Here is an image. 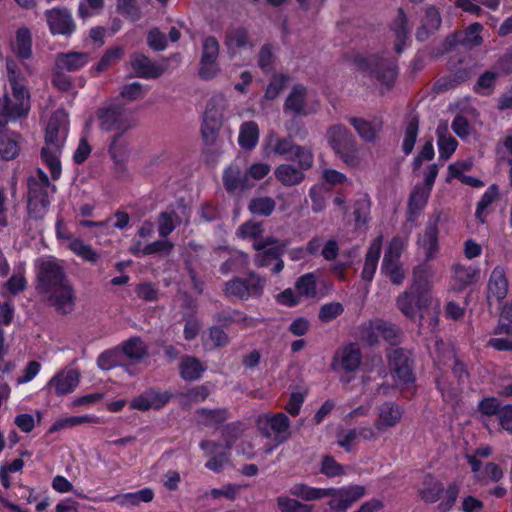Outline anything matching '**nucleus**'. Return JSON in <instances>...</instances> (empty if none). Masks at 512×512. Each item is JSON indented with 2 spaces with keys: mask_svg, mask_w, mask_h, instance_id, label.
Here are the masks:
<instances>
[{
  "mask_svg": "<svg viewBox=\"0 0 512 512\" xmlns=\"http://www.w3.org/2000/svg\"><path fill=\"white\" fill-rule=\"evenodd\" d=\"M54 386L57 396L72 393L79 384V373L75 370H69L66 373L56 374L49 382Z\"/></svg>",
  "mask_w": 512,
  "mask_h": 512,
  "instance_id": "7c9ffc66",
  "label": "nucleus"
},
{
  "mask_svg": "<svg viewBox=\"0 0 512 512\" xmlns=\"http://www.w3.org/2000/svg\"><path fill=\"white\" fill-rule=\"evenodd\" d=\"M121 352L129 359L141 360L147 355V346L139 336L124 341Z\"/></svg>",
  "mask_w": 512,
  "mask_h": 512,
  "instance_id": "49530a36",
  "label": "nucleus"
},
{
  "mask_svg": "<svg viewBox=\"0 0 512 512\" xmlns=\"http://www.w3.org/2000/svg\"><path fill=\"white\" fill-rule=\"evenodd\" d=\"M20 151V145L15 135L0 134V157L5 161L15 159Z\"/></svg>",
  "mask_w": 512,
  "mask_h": 512,
  "instance_id": "864d4df0",
  "label": "nucleus"
},
{
  "mask_svg": "<svg viewBox=\"0 0 512 512\" xmlns=\"http://www.w3.org/2000/svg\"><path fill=\"white\" fill-rule=\"evenodd\" d=\"M422 488L419 491L420 498L428 504L436 503L444 493V485L435 480L431 475H428L422 484Z\"/></svg>",
  "mask_w": 512,
  "mask_h": 512,
  "instance_id": "ea45409f",
  "label": "nucleus"
},
{
  "mask_svg": "<svg viewBox=\"0 0 512 512\" xmlns=\"http://www.w3.org/2000/svg\"><path fill=\"white\" fill-rule=\"evenodd\" d=\"M146 42L149 48L156 52L164 51L168 45L166 34L158 27H153L148 31Z\"/></svg>",
  "mask_w": 512,
  "mask_h": 512,
  "instance_id": "338daca9",
  "label": "nucleus"
},
{
  "mask_svg": "<svg viewBox=\"0 0 512 512\" xmlns=\"http://www.w3.org/2000/svg\"><path fill=\"white\" fill-rule=\"evenodd\" d=\"M288 160L297 161L299 168L305 171L312 167L314 157L312 151L309 148L296 145L291 157H288Z\"/></svg>",
  "mask_w": 512,
  "mask_h": 512,
  "instance_id": "13d9d810",
  "label": "nucleus"
},
{
  "mask_svg": "<svg viewBox=\"0 0 512 512\" xmlns=\"http://www.w3.org/2000/svg\"><path fill=\"white\" fill-rule=\"evenodd\" d=\"M266 279L255 272H250L247 277H233L225 283L223 292L227 297H235L239 300L258 298L262 295Z\"/></svg>",
  "mask_w": 512,
  "mask_h": 512,
  "instance_id": "0eeeda50",
  "label": "nucleus"
},
{
  "mask_svg": "<svg viewBox=\"0 0 512 512\" xmlns=\"http://www.w3.org/2000/svg\"><path fill=\"white\" fill-rule=\"evenodd\" d=\"M487 290L489 299L494 298L500 302L506 298L508 293V279L503 266L497 265L494 267L488 280Z\"/></svg>",
  "mask_w": 512,
  "mask_h": 512,
  "instance_id": "a878e982",
  "label": "nucleus"
},
{
  "mask_svg": "<svg viewBox=\"0 0 512 512\" xmlns=\"http://www.w3.org/2000/svg\"><path fill=\"white\" fill-rule=\"evenodd\" d=\"M497 78L498 74L496 72L485 71L479 76L474 86V91L481 95H489L495 87Z\"/></svg>",
  "mask_w": 512,
  "mask_h": 512,
  "instance_id": "0e129e2a",
  "label": "nucleus"
},
{
  "mask_svg": "<svg viewBox=\"0 0 512 512\" xmlns=\"http://www.w3.org/2000/svg\"><path fill=\"white\" fill-rule=\"evenodd\" d=\"M404 413V409L396 402H385L379 407L378 418L375 421V428L378 431H384L396 426Z\"/></svg>",
  "mask_w": 512,
  "mask_h": 512,
  "instance_id": "4be33fe9",
  "label": "nucleus"
},
{
  "mask_svg": "<svg viewBox=\"0 0 512 512\" xmlns=\"http://www.w3.org/2000/svg\"><path fill=\"white\" fill-rule=\"evenodd\" d=\"M295 289L300 297L314 298L317 295V278L314 273L301 275L295 282Z\"/></svg>",
  "mask_w": 512,
  "mask_h": 512,
  "instance_id": "8fccbe9b",
  "label": "nucleus"
},
{
  "mask_svg": "<svg viewBox=\"0 0 512 512\" xmlns=\"http://www.w3.org/2000/svg\"><path fill=\"white\" fill-rule=\"evenodd\" d=\"M172 397L173 394L170 391H162L157 387H150L139 396L133 398L130 406L139 411L159 410L169 403Z\"/></svg>",
  "mask_w": 512,
  "mask_h": 512,
  "instance_id": "f8f14e48",
  "label": "nucleus"
},
{
  "mask_svg": "<svg viewBox=\"0 0 512 512\" xmlns=\"http://www.w3.org/2000/svg\"><path fill=\"white\" fill-rule=\"evenodd\" d=\"M414 272L415 279L411 286L400 294L396 300L398 309L408 318L414 319L419 311L429 307L431 303V287L424 276H418Z\"/></svg>",
  "mask_w": 512,
  "mask_h": 512,
  "instance_id": "7ed1b4c3",
  "label": "nucleus"
},
{
  "mask_svg": "<svg viewBox=\"0 0 512 512\" xmlns=\"http://www.w3.org/2000/svg\"><path fill=\"white\" fill-rule=\"evenodd\" d=\"M125 50L122 46H113L107 49L100 60L91 68L92 72L100 74L112 65L116 64L124 56Z\"/></svg>",
  "mask_w": 512,
  "mask_h": 512,
  "instance_id": "c03bdc74",
  "label": "nucleus"
},
{
  "mask_svg": "<svg viewBox=\"0 0 512 512\" xmlns=\"http://www.w3.org/2000/svg\"><path fill=\"white\" fill-rule=\"evenodd\" d=\"M439 158L448 160L457 149V140L448 133L447 127L438 126L436 130Z\"/></svg>",
  "mask_w": 512,
  "mask_h": 512,
  "instance_id": "4c0bfd02",
  "label": "nucleus"
},
{
  "mask_svg": "<svg viewBox=\"0 0 512 512\" xmlns=\"http://www.w3.org/2000/svg\"><path fill=\"white\" fill-rule=\"evenodd\" d=\"M382 250V237L374 239L368 247L364 266L361 271V278L366 282H371L377 270L379 258Z\"/></svg>",
  "mask_w": 512,
  "mask_h": 512,
  "instance_id": "cd10ccee",
  "label": "nucleus"
},
{
  "mask_svg": "<svg viewBox=\"0 0 512 512\" xmlns=\"http://www.w3.org/2000/svg\"><path fill=\"white\" fill-rule=\"evenodd\" d=\"M100 418L94 414H85L78 416H68L59 418L49 428L48 433H56L66 428H74L82 424H99Z\"/></svg>",
  "mask_w": 512,
  "mask_h": 512,
  "instance_id": "72a5a7b5",
  "label": "nucleus"
},
{
  "mask_svg": "<svg viewBox=\"0 0 512 512\" xmlns=\"http://www.w3.org/2000/svg\"><path fill=\"white\" fill-rule=\"evenodd\" d=\"M389 253H385L381 264V271L394 285L403 283L405 275L399 261L391 260Z\"/></svg>",
  "mask_w": 512,
  "mask_h": 512,
  "instance_id": "de8ad7c7",
  "label": "nucleus"
},
{
  "mask_svg": "<svg viewBox=\"0 0 512 512\" xmlns=\"http://www.w3.org/2000/svg\"><path fill=\"white\" fill-rule=\"evenodd\" d=\"M276 208V201L269 196L253 197L248 203V211L253 216L269 217Z\"/></svg>",
  "mask_w": 512,
  "mask_h": 512,
  "instance_id": "79ce46f5",
  "label": "nucleus"
},
{
  "mask_svg": "<svg viewBox=\"0 0 512 512\" xmlns=\"http://www.w3.org/2000/svg\"><path fill=\"white\" fill-rule=\"evenodd\" d=\"M327 141L337 157L347 166L355 168L360 164L359 147L354 135L344 125L337 124L327 130Z\"/></svg>",
  "mask_w": 512,
  "mask_h": 512,
  "instance_id": "20e7f679",
  "label": "nucleus"
},
{
  "mask_svg": "<svg viewBox=\"0 0 512 512\" xmlns=\"http://www.w3.org/2000/svg\"><path fill=\"white\" fill-rule=\"evenodd\" d=\"M90 53L88 52H59L55 55L54 66L56 69L71 73L84 68L90 62Z\"/></svg>",
  "mask_w": 512,
  "mask_h": 512,
  "instance_id": "aec40b11",
  "label": "nucleus"
},
{
  "mask_svg": "<svg viewBox=\"0 0 512 512\" xmlns=\"http://www.w3.org/2000/svg\"><path fill=\"white\" fill-rule=\"evenodd\" d=\"M452 272L454 281L453 289L460 292L476 281L480 270L473 266H465L457 263L453 265Z\"/></svg>",
  "mask_w": 512,
  "mask_h": 512,
  "instance_id": "c756f323",
  "label": "nucleus"
},
{
  "mask_svg": "<svg viewBox=\"0 0 512 512\" xmlns=\"http://www.w3.org/2000/svg\"><path fill=\"white\" fill-rule=\"evenodd\" d=\"M344 312V306L340 302L323 304L318 312V318L323 323H329L338 318Z\"/></svg>",
  "mask_w": 512,
  "mask_h": 512,
  "instance_id": "e2e57ef3",
  "label": "nucleus"
},
{
  "mask_svg": "<svg viewBox=\"0 0 512 512\" xmlns=\"http://www.w3.org/2000/svg\"><path fill=\"white\" fill-rule=\"evenodd\" d=\"M243 432V424L240 421L226 424L221 430V436L225 443V448L231 450L236 440Z\"/></svg>",
  "mask_w": 512,
  "mask_h": 512,
  "instance_id": "052dcab7",
  "label": "nucleus"
},
{
  "mask_svg": "<svg viewBox=\"0 0 512 512\" xmlns=\"http://www.w3.org/2000/svg\"><path fill=\"white\" fill-rule=\"evenodd\" d=\"M49 31L52 35L72 36L77 29L71 11L67 7H53L44 12Z\"/></svg>",
  "mask_w": 512,
  "mask_h": 512,
  "instance_id": "9d476101",
  "label": "nucleus"
},
{
  "mask_svg": "<svg viewBox=\"0 0 512 512\" xmlns=\"http://www.w3.org/2000/svg\"><path fill=\"white\" fill-rule=\"evenodd\" d=\"M419 133V116L410 113L405 118V131L402 143V151L405 155L412 153Z\"/></svg>",
  "mask_w": 512,
  "mask_h": 512,
  "instance_id": "c9c22d12",
  "label": "nucleus"
},
{
  "mask_svg": "<svg viewBox=\"0 0 512 512\" xmlns=\"http://www.w3.org/2000/svg\"><path fill=\"white\" fill-rule=\"evenodd\" d=\"M320 472L328 478L343 476L345 474L343 465L329 454L322 456Z\"/></svg>",
  "mask_w": 512,
  "mask_h": 512,
  "instance_id": "4d7b16f0",
  "label": "nucleus"
},
{
  "mask_svg": "<svg viewBox=\"0 0 512 512\" xmlns=\"http://www.w3.org/2000/svg\"><path fill=\"white\" fill-rule=\"evenodd\" d=\"M247 263V256L243 253H236L231 255L226 261H224L219 272L226 276L230 273L240 272Z\"/></svg>",
  "mask_w": 512,
  "mask_h": 512,
  "instance_id": "680f3d73",
  "label": "nucleus"
},
{
  "mask_svg": "<svg viewBox=\"0 0 512 512\" xmlns=\"http://www.w3.org/2000/svg\"><path fill=\"white\" fill-rule=\"evenodd\" d=\"M389 29L394 33L396 38L394 50L397 54L400 55L403 53L406 47L410 34L408 27V17L402 7L398 8L397 16L389 24Z\"/></svg>",
  "mask_w": 512,
  "mask_h": 512,
  "instance_id": "393cba45",
  "label": "nucleus"
},
{
  "mask_svg": "<svg viewBox=\"0 0 512 512\" xmlns=\"http://www.w3.org/2000/svg\"><path fill=\"white\" fill-rule=\"evenodd\" d=\"M349 123L353 126L359 137L368 143L376 141L378 132L382 127L381 121L376 126L373 122L360 117H350Z\"/></svg>",
  "mask_w": 512,
  "mask_h": 512,
  "instance_id": "f704fd0d",
  "label": "nucleus"
},
{
  "mask_svg": "<svg viewBox=\"0 0 512 512\" xmlns=\"http://www.w3.org/2000/svg\"><path fill=\"white\" fill-rule=\"evenodd\" d=\"M199 447L210 456L205 463V467L214 473L222 472L225 464L230 460V450L224 447L223 450L219 451L222 445L207 439L202 440Z\"/></svg>",
  "mask_w": 512,
  "mask_h": 512,
  "instance_id": "a211bd4d",
  "label": "nucleus"
},
{
  "mask_svg": "<svg viewBox=\"0 0 512 512\" xmlns=\"http://www.w3.org/2000/svg\"><path fill=\"white\" fill-rule=\"evenodd\" d=\"M35 289L57 313L67 315L74 310L75 289L61 261L44 260L39 264Z\"/></svg>",
  "mask_w": 512,
  "mask_h": 512,
  "instance_id": "f257e3e1",
  "label": "nucleus"
},
{
  "mask_svg": "<svg viewBox=\"0 0 512 512\" xmlns=\"http://www.w3.org/2000/svg\"><path fill=\"white\" fill-rule=\"evenodd\" d=\"M362 353L355 343H349L337 351L332 360V368L338 369V366L346 372H355L361 365Z\"/></svg>",
  "mask_w": 512,
  "mask_h": 512,
  "instance_id": "2eb2a0df",
  "label": "nucleus"
},
{
  "mask_svg": "<svg viewBox=\"0 0 512 512\" xmlns=\"http://www.w3.org/2000/svg\"><path fill=\"white\" fill-rule=\"evenodd\" d=\"M108 153L114 163V169L118 174L127 171V161L130 156L129 141L125 133H116L111 137Z\"/></svg>",
  "mask_w": 512,
  "mask_h": 512,
  "instance_id": "4468645a",
  "label": "nucleus"
},
{
  "mask_svg": "<svg viewBox=\"0 0 512 512\" xmlns=\"http://www.w3.org/2000/svg\"><path fill=\"white\" fill-rule=\"evenodd\" d=\"M153 498V490L147 487L136 492L116 494L106 498V501L114 502L121 507H135L140 505V503H149Z\"/></svg>",
  "mask_w": 512,
  "mask_h": 512,
  "instance_id": "c85d7f7f",
  "label": "nucleus"
},
{
  "mask_svg": "<svg viewBox=\"0 0 512 512\" xmlns=\"http://www.w3.org/2000/svg\"><path fill=\"white\" fill-rule=\"evenodd\" d=\"M276 56L273 52V46L269 43L264 44L258 53L257 64L261 71L268 75L275 69Z\"/></svg>",
  "mask_w": 512,
  "mask_h": 512,
  "instance_id": "6e6d98bb",
  "label": "nucleus"
},
{
  "mask_svg": "<svg viewBox=\"0 0 512 512\" xmlns=\"http://www.w3.org/2000/svg\"><path fill=\"white\" fill-rule=\"evenodd\" d=\"M386 358L391 375L401 389L414 386L416 374L412 352L403 347L386 351Z\"/></svg>",
  "mask_w": 512,
  "mask_h": 512,
  "instance_id": "39448f33",
  "label": "nucleus"
},
{
  "mask_svg": "<svg viewBox=\"0 0 512 512\" xmlns=\"http://www.w3.org/2000/svg\"><path fill=\"white\" fill-rule=\"evenodd\" d=\"M264 233L263 222L249 219L243 222L236 230V236L243 240L261 238Z\"/></svg>",
  "mask_w": 512,
  "mask_h": 512,
  "instance_id": "603ef678",
  "label": "nucleus"
},
{
  "mask_svg": "<svg viewBox=\"0 0 512 512\" xmlns=\"http://www.w3.org/2000/svg\"><path fill=\"white\" fill-rule=\"evenodd\" d=\"M306 97L307 88L303 84H295L284 102V111H291L296 117L306 116Z\"/></svg>",
  "mask_w": 512,
  "mask_h": 512,
  "instance_id": "bb28decb",
  "label": "nucleus"
},
{
  "mask_svg": "<svg viewBox=\"0 0 512 512\" xmlns=\"http://www.w3.org/2000/svg\"><path fill=\"white\" fill-rule=\"evenodd\" d=\"M432 190L425 186L416 184L412 189L407 203L406 220L415 222L422 210L426 207Z\"/></svg>",
  "mask_w": 512,
  "mask_h": 512,
  "instance_id": "412c9836",
  "label": "nucleus"
},
{
  "mask_svg": "<svg viewBox=\"0 0 512 512\" xmlns=\"http://www.w3.org/2000/svg\"><path fill=\"white\" fill-rule=\"evenodd\" d=\"M205 370L206 367L195 356L185 355L179 364V374L185 381L200 379Z\"/></svg>",
  "mask_w": 512,
  "mask_h": 512,
  "instance_id": "473e14b6",
  "label": "nucleus"
},
{
  "mask_svg": "<svg viewBox=\"0 0 512 512\" xmlns=\"http://www.w3.org/2000/svg\"><path fill=\"white\" fill-rule=\"evenodd\" d=\"M277 505L281 512H311L312 507L287 496L277 498Z\"/></svg>",
  "mask_w": 512,
  "mask_h": 512,
  "instance_id": "774afa93",
  "label": "nucleus"
},
{
  "mask_svg": "<svg viewBox=\"0 0 512 512\" xmlns=\"http://www.w3.org/2000/svg\"><path fill=\"white\" fill-rule=\"evenodd\" d=\"M214 320L221 324V327L228 328L233 323L248 324V316L237 309L233 310H221L214 315Z\"/></svg>",
  "mask_w": 512,
  "mask_h": 512,
  "instance_id": "3c124183",
  "label": "nucleus"
},
{
  "mask_svg": "<svg viewBox=\"0 0 512 512\" xmlns=\"http://www.w3.org/2000/svg\"><path fill=\"white\" fill-rule=\"evenodd\" d=\"M196 415L199 424L206 427H218L229 418V410L227 408H199L196 410Z\"/></svg>",
  "mask_w": 512,
  "mask_h": 512,
  "instance_id": "e433bc0d",
  "label": "nucleus"
},
{
  "mask_svg": "<svg viewBox=\"0 0 512 512\" xmlns=\"http://www.w3.org/2000/svg\"><path fill=\"white\" fill-rule=\"evenodd\" d=\"M275 178L284 186L299 185L305 178L304 171L291 164H280L274 170Z\"/></svg>",
  "mask_w": 512,
  "mask_h": 512,
  "instance_id": "2f4dec72",
  "label": "nucleus"
},
{
  "mask_svg": "<svg viewBox=\"0 0 512 512\" xmlns=\"http://www.w3.org/2000/svg\"><path fill=\"white\" fill-rule=\"evenodd\" d=\"M224 43L231 58L236 55L238 50L252 48L254 45L247 28L243 26L229 28L225 33Z\"/></svg>",
  "mask_w": 512,
  "mask_h": 512,
  "instance_id": "b1692460",
  "label": "nucleus"
},
{
  "mask_svg": "<svg viewBox=\"0 0 512 512\" xmlns=\"http://www.w3.org/2000/svg\"><path fill=\"white\" fill-rule=\"evenodd\" d=\"M223 108L218 106L215 98H211L206 105L201 125V135L206 144L215 141L222 127Z\"/></svg>",
  "mask_w": 512,
  "mask_h": 512,
  "instance_id": "9b49d317",
  "label": "nucleus"
},
{
  "mask_svg": "<svg viewBox=\"0 0 512 512\" xmlns=\"http://www.w3.org/2000/svg\"><path fill=\"white\" fill-rule=\"evenodd\" d=\"M327 490H332L333 492L328 494V497L332 499L327 502L328 508L325 512H347L366 493L365 486L356 484L339 488L330 487Z\"/></svg>",
  "mask_w": 512,
  "mask_h": 512,
  "instance_id": "1a4fd4ad",
  "label": "nucleus"
},
{
  "mask_svg": "<svg viewBox=\"0 0 512 512\" xmlns=\"http://www.w3.org/2000/svg\"><path fill=\"white\" fill-rule=\"evenodd\" d=\"M41 159L50 170L52 179H59L62 173V167L57 152L49 146L43 147L41 149Z\"/></svg>",
  "mask_w": 512,
  "mask_h": 512,
  "instance_id": "5fc2aeb1",
  "label": "nucleus"
},
{
  "mask_svg": "<svg viewBox=\"0 0 512 512\" xmlns=\"http://www.w3.org/2000/svg\"><path fill=\"white\" fill-rule=\"evenodd\" d=\"M352 64L361 73L375 79L387 90L394 87L399 74L395 58H385L380 53L364 55L356 53L351 59Z\"/></svg>",
  "mask_w": 512,
  "mask_h": 512,
  "instance_id": "f03ea898",
  "label": "nucleus"
},
{
  "mask_svg": "<svg viewBox=\"0 0 512 512\" xmlns=\"http://www.w3.org/2000/svg\"><path fill=\"white\" fill-rule=\"evenodd\" d=\"M12 51L22 63L33 57V38L29 27L21 26L16 30Z\"/></svg>",
  "mask_w": 512,
  "mask_h": 512,
  "instance_id": "5701e85b",
  "label": "nucleus"
},
{
  "mask_svg": "<svg viewBox=\"0 0 512 512\" xmlns=\"http://www.w3.org/2000/svg\"><path fill=\"white\" fill-rule=\"evenodd\" d=\"M289 241H282L281 244L269 247L263 252H259L255 257V264L257 267H268L272 261L282 257L286 251Z\"/></svg>",
  "mask_w": 512,
  "mask_h": 512,
  "instance_id": "a18cd8bd",
  "label": "nucleus"
},
{
  "mask_svg": "<svg viewBox=\"0 0 512 512\" xmlns=\"http://www.w3.org/2000/svg\"><path fill=\"white\" fill-rule=\"evenodd\" d=\"M499 187L497 184L490 185L477 203L475 217L479 223H486L487 208L498 198Z\"/></svg>",
  "mask_w": 512,
  "mask_h": 512,
  "instance_id": "37998d69",
  "label": "nucleus"
},
{
  "mask_svg": "<svg viewBox=\"0 0 512 512\" xmlns=\"http://www.w3.org/2000/svg\"><path fill=\"white\" fill-rule=\"evenodd\" d=\"M290 82V76L284 73H274L269 79V83L264 92L266 100H275Z\"/></svg>",
  "mask_w": 512,
  "mask_h": 512,
  "instance_id": "09e8293b",
  "label": "nucleus"
},
{
  "mask_svg": "<svg viewBox=\"0 0 512 512\" xmlns=\"http://www.w3.org/2000/svg\"><path fill=\"white\" fill-rule=\"evenodd\" d=\"M51 201L49 199V190L28 187L27 212L31 219L42 220L47 214Z\"/></svg>",
  "mask_w": 512,
  "mask_h": 512,
  "instance_id": "dca6fc26",
  "label": "nucleus"
},
{
  "mask_svg": "<svg viewBox=\"0 0 512 512\" xmlns=\"http://www.w3.org/2000/svg\"><path fill=\"white\" fill-rule=\"evenodd\" d=\"M259 140V127L254 121L244 122L240 127L238 143L247 150L253 149Z\"/></svg>",
  "mask_w": 512,
  "mask_h": 512,
  "instance_id": "a19ab883",
  "label": "nucleus"
},
{
  "mask_svg": "<svg viewBox=\"0 0 512 512\" xmlns=\"http://www.w3.org/2000/svg\"><path fill=\"white\" fill-rule=\"evenodd\" d=\"M332 492V490H327V488L311 487L305 483H296L289 489V493L291 495L305 501L322 499L328 497V494H331Z\"/></svg>",
  "mask_w": 512,
  "mask_h": 512,
  "instance_id": "58836bf2",
  "label": "nucleus"
},
{
  "mask_svg": "<svg viewBox=\"0 0 512 512\" xmlns=\"http://www.w3.org/2000/svg\"><path fill=\"white\" fill-rule=\"evenodd\" d=\"M130 65L135 75L143 79H157L162 76L166 67L154 63L141 52H134L130 56Z\"/></svg>",
  "mask_w": 512,
  "mask_h": 512,
  "instance_id": "f3484780",
  "label": "nucleus"
},
{
  "mask_svg": "<svg viewBox=\"0 0 512 512\" xmlns=\"http://www.w3.org/2000/svg\"><path fill=\"white\" fill-rule=\"evenodd\" d=\"M219 56V42L214 36H207L203 40L201 62L212 63L217 61Z\"/></svg>",
  "mask_w": 512,
  "mask_h": 512,
  "instance_id": "69168bd1",
  "label": "nucleus"
},
{
  "mask_svg": "<svg viewBox=\"0 0 512 512\" xmlns=\"http://www.w3.org/2000/svg\"><path fill=\"white\" fill-rule=\"evenodd\" d=\"M265 419V427L261 428L262 434L269 438L271 436V432H273L280 442L286 441L289 437V428H290V419L288 416L283 413H268L264 416Z\"/></svg>",
  "mask_w": 512,
  "mask_h": 512,
  "instance_id": "6ab92c4d",
  "label": "nucleus"
},
{
  "mask_svg": "<svg viewBox=\"0 0 512 512\" xmlns=\"http://www.w3.org/2000/svg\"><path fill=\"white\" fill-rule=\"evenodd\" d=\"M7 79L10 86L27 85V78L12 57L6 58Z\"/></svg>",
  "mask_w": 512,
  "mask_h": 512,
  "instance_id": "bf43d9fd",
  "label": "nucleus"
},
{
  "mask_svg": "<svg viewBox=\"0 0 512 512\" xmlns=\"http://www.w3.org/2000/svg\"><path fill=\"white\" fill-rule=\"evenodd\" d=\"M96 117L103 132L126 133L133 127L123 104L108 103L98 108Z\"/></svg>",
  "mask_w": 512,
  "mask_h": 512,
  "instance_id": "423d86ee",
  "label": "nucleus"
},
{
  "mask_svg": "<svg viewBox=\"0 0 512 512\" xmlns=\"http://www.w3.org/2000/svg\"><path fill=\"white\" fill-rule=\"evenodd\" d=\"M441 212L431 215L426 224L425 230L418 238V244L424 249L425 257L431 260L439 250V223L441 221Z\"/></svg>",
  "mask_w": 512,
  "mask_h": 512,
  "instance_id": "ddd939ff",
  "label": "nucleus"
},
{
  "mask_svg": "<svg viewBox=\"0 0 512 512\" xmlns=\"http://www.w3.org/2000/svg\"><path fill=\"white\" fill-rule=\"evenodd\" d=\"M10 87L13 99L8 94L4 95L3 115L13 120L27 117L31 110V95L27 85Z\"/></svg>",
  "mask_w": 512,
  "mask_h": 512,
  "instance_id": "6e6552de",
  "label": "nucleus"
}]
</instances>
